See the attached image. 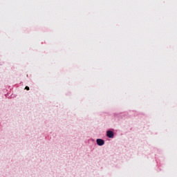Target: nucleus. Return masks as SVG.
Segmentation results:
<instances>
[{
	"label": "nucleus",
	"mask_w": 177,
	"mask_h": 177,
	"mask_svg": "<svg viewBox=\"0 0 177 177\" xmlns=\"http://www.w3.org/2000/svg\"><path fill=\"white\" fill-rule=\"evenodd\" d=\"M96 142L98 146H103V145H104V140L102 139H97Z\"/></svg>",
	"instance_id": "nucleus-1"
},
{
	"label": "nucleus",
	"mask_w": 177,
	"mask_h": 177,
	"mask_svg": "<svg viewBox=\"0 0 177 177\" xmlns=\"http://www.w3.org/2000/svg\"><path fill=\"white\" fill-rule=\"evenodd\" d=\"M106 136H108V138H111V131H107Z\"/></svg>",
	"instance_id": "nucleus-2"
},
{
	"label": "nucleus",
	"mask_w": 177,
	"mask_h": 177,
	"mask_svg": "<svg viewBox=\"0 0 177 177\" xmlns=\"http://www.w3.org/2000/svg\"><path fill=\"white\" fill-rule=\"evenodd\" d=\"M25 89H26V91H30V87H28V86H26L25 87Z\"/></svg>",
	"instance_id": "nucleus-3"
},
{
	"label": "nucleus",
	"mask_w": 177,
	"mask_h": 177,
	"mask_svg": "<svg viewBox=\"0 0 177 177\" xmlns=\"http://www.w3.org/2000/svg\"><path fill=\"white\" fill-rule=\"evenodd\" d=\"M111 138H114V133L111 132Z\"/></svg>",
	"instance_id": "nucleus-4"
}]
</instances>
